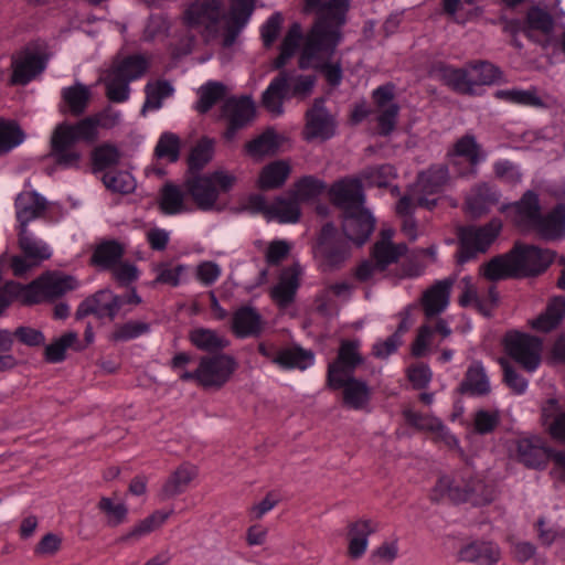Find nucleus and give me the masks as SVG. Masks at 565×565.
<instances>
[{"mask_svg":"<svg viewBox=\"0 0 565 565\" xmlns=\"http://www.w3.org/2000/svg\"><path fill=\"white\" fill-rule=\"evenodd\" d=\"M254 9V0H231L225 14L224 0H191L183 7L181 22L205 43L221 38L222 46L231 47L248 24Z\"/></svg>","mask_w":565,"mask_h":565,"instance_id":"1","label":"nucleus"},{"mask_svg":"<svg viewBox=\"0 0 565 565\" xmlns=\"http://www.w3.org/2000/svg\"><path fill=\"white\" fill-rule=\"evenodd\" d=\"M103 115L88 116L76 124L61 122L51 136L50 157L63 169L79 167L82 153L75 147L76 142L93 143L98 138V128Z\"/></svg>","mask_w":565,"mask_h":565,"instance_id":"2","label":"nucleus"},{"mask_svg":"<svg viewBox=\"0 0 565 565\" xmlns=\"http://www.w3.org/2000/svg\"><path fill=\"white\" fill-rule=\"evenodd\" d=\"M341 36L337 31L324 32L321 26L309 31L299 58L301 68L312 67L320 71L331 86H339L343 71L340 58H335Z\"/></svg>","mask_w":565,"mask_h":565,"instance_id":"3","label":"nucleus"},{"mask_svg":"<svg viewBox=\"0 0 565 565\" xmlns=\"http://www.w3.org/2000/svg\"><path fill=\"white\" fill-rule=\"evenodd\" d=\"M434 494L435 498L446 495L454 502H469L472 505L489 504L495 499L494 488L480 478L473 477L470 470L457 472L454 477H440Z\"/></svg>","mask_w":565,"mask_h":565,"instance_id":"4","label":"nucleus"},{"mask_svg":"<svg viewBox=\"0 0 565 565\" xmlns=\"http://www.w3.org/2000/svg\"><path fill=\"white\" fill-rule=\"evenodd\" d=\"M77 286L78 282L73 276L47 271L28 285L8 281L6 290L18 297L22 305H34L60 298Z\"/></svg>","mask_w":565,"mask_h":565,"instance_id":"5","label":"nucleus"},{"mask_svg":"<svg viewBox=\"0 0 565 565\" xmlns=\"http://www.w3.org/2000/svg\"><path fill=\"white\" fill-rule=\"evenodd\" d=\"M236 181L234 173L217 169L211 173L193 175L184 185L198 209L211 211L216 207L220 193L232 190Z\"/></svg>","mask_w":565,"mask_h":565,"instance_id":"6","label":"nucleus"},{"mask_svg":"<svg viewBox=\"0 0 565 565\" xmlns=\"http://www.w3.org/2000/svg\"><path fill=\"white\" fill-rule=\"evenodd\" d=\"M311 248L317 267L322 273L340 269L351 256L348 242L332 223L322 226Z\"/></svg>","mask_w":565,"mask_h":565,"instance_id":"7","label":"nucleus"},{"mask_svg":"<svg viewBox=\"0 0 565 565\" xmlns=\"http://www.w3.org/2000/svg\"><path fill=\"white\" fill-rule=\"evenodd\" d=\"M449 180V172L446 166H434L418 174L416 182L411 185L407 193L398 201V211L406 213L413 202L427 210L437 205V199H429V195L438 193Z\"/></svg>","mask_w":565,"mask_h":565,"instance_id":"8","label":"nucleus"},{"mask_svg":"<svg viewBox=\"0 0 565 565\" xmlns=\"http://www.w3.org/2000/svg\"><path fill=\"white\" fill-rule=\"evenodd\" d=\"M300 201L289 192L288 195L276 196L267 202L264 195L253 194L246 201V209L252 213L263 214L267 221H277L280 224H294L300 218Z\"/></svg>","mask_w":565,"mask_h":565,"instance_id":"9","label":"nucleus"},{"mask_svg":"<svg viewBox=\"0 0 565 565\" xmlns=\"http://www.w3.org/2000/svg\"><path fill=\"white\" fill-rule=\"evenodd\" d=\"M502 344L504 352L525 371L534 372L540 366L543 344L539 338L511 330L505 333Z\"/></svg>","mask_w":565,"mask_h":565,"instance_id":"10","label":"nucleus"},{"mask_svg":"<svg viewBox=\"0 0 565 565\" xmlns=\"http://www.w3.org/2000/svg\"><path fill=\"white\" fill-rule=\"evenodd\" d=\"M509 455L527 469L543 470L551 459L552 448L541 436L526 435L512 441Z\"/></svg>","mask_w":565,"mask_h":565,"instance_id":"11","label":"nucleus"},{"mask_svg":"<svg viewBox=\"0 0 565 565\" xmlns=\"http://www.w3.org/2000/svg\"><path fill=\"white\" fill-rule=\"evenodd\" d=\"M500 220H492L481 227L469 226L460 231L458 263L465 264L476 257L479 253H484L493 243L501 231Z\"/></svg>","mask_w":565,"mask_h":565,"instance_id":"12","label":"nucleus"},{"mask_svg":"<svg viewBox=\"0 0 565 565\" xmlns=\"http://www.w3.org/2000/svg\"><path fill=\"white\" fill-rule=\"evenodd\" d=\"M238 367L236 359L230 354L202 356L199 361L201 386L218 390L233 376Z\"/></svg>","mask_w":565,"mask_h":565,"instance_id":"13","label":"nucleus"},{"mask_svg":"<svg viewBox=\"0 0 565 565\" xmlns=\"http://www.w3.org/2000/svg\"><path fill=\"white\" fill-rule=\"evenodd\" d=\"M516 278L537 276L553 263L555 253L533 245H515L511 250Z\"/></svg>","mask_w":565,"mask_h":565,"instance_id":"14","label":"nucleus"},{"mask_svg":"<svg viewBox=\"0 0 565 565\" xmlns=\"http://www.w3.org/2000/svg\"><path fill=\"white\" fill-rule=\"evenodd\" d=\"M458 302L461 307H473L483 316H490L499 303V292L494 285L482 287L476 285L470 276L461 278Z\"/></svg>","mask_w":565,"mask_h":565,"instance_id":"15","label":"nucleus"},{"mask_svg":"<svg viewBox=\"0 0 565 565\" xmlns=\"http://www.w3.org/2000/svg\"><path fill=\"white\" fill-rule=\"evenodd\" d=\"M222 115L228 122L224 137L231 141L239 129L254 120L256 115L255 104L248 96L231 97L224 102Z\"/></svg>","mask_w":565,"mask_h":565,"instance_id":"16","label":"nucleus"},{"mask_svg":"<svg viewBox=\"0 0 565 565\" xmlns=\"http://www.w3.org/2000/svg\"><path fill=\"white\" fill-rule=\"evenodd\" d=\"M324 98H316L312 106L306 113L303 138L307 141L327 140L335 132V121L324 107Z\"/></svg>","mask_w":565,"mask_h":565,"instance_id":"17","label":"nucleus"},{"mask_svg":"<svg viewBox=\"0 0 565 565\" xmlns=\"http://www.w3.org/2000/svg\"><path fill=\"white\" fill-rule=\"evenodd\" d=\"M395 85L386 83L373 90L372 97L377 109L380 134L390 135L396 126L399 106L394 102Z\"/></svg>","mask_w":565,"mask_h":565,"instance_id":"18","label":"nucleus"},{"mask_svg":"<svg viewBox=\"0 0 565 565\" xmlns=\"http://www.w3.org/2000/svg\"><path fill=\"white\" fill-rule=\"evenodd\" d=\"M122 305V297L115 295L109 289H103L81 302L75 316L77 319H83L88 315H96L99 318L107 317L114 320Z\"/></svg>","mask_w":565,"mask_h":565,"instance_id":"19","label":"nucleus"},{"mask_svg":"<svg viewBox=\"0 0 565 565\" xmlns=\"http://www.w3.org/2000/svg\"><path fill=\"white\" fill-rule=\"evenodd\" d=\"M360 342L344 340L341 342L337 359L329 364L327 382L339 383L340 379L353 376L355 369L362 364Z\"/></svg>","mask_w":565,"mask_h":565,"instance_id":"20","label":"nucleus"},{"mask_svg":"<svg viewBox=\"0 0 565 565\" xmlns=\"http://www.w3.org/2000/svg\"><path fill=\"white\" fill-rule=\"evenodd\" d=\"M333 390L342 388V403L345 407L354 411L369 408L372 398V388L366 381L348 376L340 379L339 383L327 382Z\"/></svg>","mask_w":565,"mask_h":565,"instance_id":"21","label":"nucleus"},{"mask_svg":"<svg viewBox=\"0 0 565 565\" xmlns=\"http://www.w3.org/2000/svg\"><path fill=\"white\" fill-rule=\"evenodd\" d=\"M329 196L343 213L363 207L364 194L359 179L344 178L334 182L329 189Z\"/></svg>","mask_w":565,"mask_h":565,"instance_id":"22","label":"nucleus"},{"mask_svg":"<svg viewBox=\"0 0 565 565\" xmlns=\"http://www.w3.org/2000/svg\"><path fill=\"white\" fill-rule=\"evenodd\" d=\"M455 281V277H447L437 280L424 291L420 303L426 318L437 317L448 308Z\"/></svg>","mask_w":565,"mask_h":565,"instance_id":"23","label":"nucleus"},{"mask_svg":"<svg viewBox=\"0 0 565 565\" xmlns=\"http://www.w3.org/2000/svg\"><path fill=\"white\" fill-rule=\"evenodd\" d=\"M501 211H508L512 221L518 226L522 228H534L541 214L539 195L529 190L519 201L509 205H503Z\"/></svg>","mask_w":565,"mask_h":565,"instance_id":"24","label":"nucleus"},{"mask_svg":"<svg viewBox=\"0 0 565 565\" xmlns=\"http://www.w3.org/2000/svg\"><path fill=\"white\" fill-rule=\"evenodd\" d=\"M469 64L463 67H454L438 64L431 70V75L458 94L475 95L476 88L471 78Z\"/></svg>","mask_w":565,"mask_h":565,"instance_id":"25","label":"nucleus"},{"mask_svg":"<svg viewBox=\"0 0 565 565\" xmlns=\"http://www.w3.org/2000/svg\"><path fill=\"white\" fill-rule=\"evenodd\" d=\"M375 220L364 207L343 213L342 230L347 238L358 245L364 244L372 234Z\"/></svg>","mask_w":565,"mask_h":565,"instance_id":"26","label":"nucleus"},{"mask_svg":"<svg viewBox=\"0 0 565 565\" xmlns=\"http://www.w3.org/2000/svg\"><path fill=\"white\" fill-rule=\"evenodd\" d=\"M302 271L298 262L281 270L279 280L270 292L271 298L279 307H287L294 301Z\"/></svg>","mask_w":565,"mask_h":565,"instance_id":"27","label":"nucleus"},{"mask_svg":"<svg viewBox=\"0 0 565 565\" xmlns=\"http://www.w3.org/2000/svg\"><path fill=\"white\" fill-rule=\"evenodd\" d=\"M379 529L377 522L372 519H358L348 525V554L351 558L362 557L369 546V537Z\"/></svg>","mask_w":565,"mask_h":565,"instance_id":"28","label":"nucleus"},{"mask_svg":"<svg viewBox=\"0 0 565 565\" xmlns=\"http://www.w3.org/2000/svg\"><path fill=\"white\" fill-rule=\"evenodd\" d=\"M350 0H329L319 9V19L310 31L321 26L324 32L337 31L342 38L341 28L345 23Z\"/></svg>","mask_w":565,"mask_h":565,"instance_id":"29","label":"nucleus"},{"mask_svg":"<svg viewBox=\"0 0 565 565\" xmlns=\"http://www.w3.org/2000/svg\"><path fill=\"white\" fill-rule=\"evenodd\" d=\"M92 98V90L83 83L76 82L61 90V103L58 109L62 114H70L78 117L83 115Z\"/></svg>","mask_w":565,"mask_h":565,"instance_id":"30","label":"nucleus"},{"mask_svg":"<svg viewBox=\"0 0 565 565\" xmlns=\"http://www.w3.org/2000/svg\"><path fill=\"white\" fill-rule=\"evenodd\" d=\"M501 558L500 547L493 542H471L458 552V559L475 565H494Z\"/></svg>","mask_w":565,"mask_h":565,"instance_id":"31","label":"nucleus"},{"mask_svg":"<svg viewBox=\"0 0 565 565\" xmlns=\"http://www.w3.org/2000/svg\"><path fill=\"white\" fill-rule=\"evenodd\" d=\"M46 209V200L33 190L22 191L15 199L17 218L19 228L38 218Z\"/></svg>","mask_w":565,"mask_h":565,"instance_id":"32","label":"nucleus"},{"mask_svg":"<svg viewBox=\"0 0 565 565\" xmlns=\"http://www.w3.org/2000/svg\"><path fill=\"white\" fill-rule=\"evenodd\" d=\"M44 70L42 58L31 52H22L12 60L11 83L25 85Z\"/></svg>","mask_w":565,"mask_h":565,"instance_id":"33","label":"nucleus"},{"mask_svg":"<svg viewBox=\"0 0 565 565\" xmlns=\"http://www.w3.org/2000/svg\"><path fill=\"white\" fill-rule=\"evenodd\" d=\"M189 341L199 351L220 353L230 345L227 337L217 330L196 327L189 331Z\"/></svg>","mask_w":565,"mask_h":565,"instance_id":"34","label":"nucleus"},{"mask_svg":"<svg viewBox=\"0 0 565 565\" xmlns=\"http://www.w3.org/2000/svg\"><path fill=\"white\" fill-rule=\"evenodd\" d=\"M541 418L551 437L565 444V409L556 398H550L542 404Z\"/></svg>","mask_w":565,"mask_h":565,"instance_id":"35","label":"nucleus"},{"mask_svg":"<svg viewBox=\"0 0 565 565\" xmlns=\"http://www.w3.org/2000/svg\"><path fill=\"white\" fill-rule=\"evenodd\" d=\"M232 331L241 339L259 335L263 331L262 316L252 307L237 309L232 317Z\"/></svg>","mask_w":565,"mask_h":565,"instance_id":"36","label":"nucleus"},{"mask_svg":"<svg viewBox=\"0 0 565 565\" xmlns=\"http://www.w3.org/2000/svg\"><path fill=\"white\" fill-rule=\"evenodd\" d=\"M545 239H557L565 235V204H558L545 216L540 217L534 228Z\"/></svg>","mask_w":565,"mask_h":565,"instance_id":"37","label":"nucleus"},{"mask_svg":"<svg viewBox=\"0 0 565 565\" xmlns=\"http://www.w3.org/2000/svg\"><path fill=\"white\" fill-rule=\"evenodd\" d=\"M499 191L489 183L477 184L466 199L468 211L472 215H481L487 212L492 205L499 202Z\"/></svg>","mask_w":565,"mask_h":565,"instance_id":"38","label":"nucleus"},{"mask_svg":"<svg viewBox=\"0 0 565 565\" xmlns=\"http://www.w3.org/2000/svg\"><path fill=\"white\" fill-rule=\"evenodd\" d=\"M315 363V354L310 350H305L298 345H292L278 350L275 364L284 370H306Z\"/></svg>","mask_w":565,"mask_h":565,"instance_id":"39","label":"nucleus"},{"mask_svg":"<svg viewBox=\"0 0 565 565\" xmlns=\"http://www.w3.org/2000/svg\"><path fill=\"white\" fill-rule=\"evenodd\" d=\"M291 172L289 162L276 160L266 164L257 178V186L260 190H274L282 186Z\"/></svg>","mask_w":565,"mask_h":565,"instance_id":"40","label":"nucleus"},{"mask_svg":"<svg viewBox=\"0 0 565 565\" xmlns=\"http://www.w3.org/2000/svg\"><path fill=\"white\" fill-rule=\"evenodd\" d=\"M19 246L26 258L33 259V264H42L52 256L51 247L24 226L19 228Z\"/></svg>","mask_w":565,"mask_h":565,"instance_id":"41","label":"nucleus"},{"mask_svg":"<svg viewBox=\"0 0 565 565\" xmlns=\"http://www.w3.org/2000/svg\"><path fill=\"white\" fill-rule=\"evenodd\" d=\"M494 97L499 100H503L509 104L519 106H526L533 108H546L547 105L544 99L540 96L539 89L535 86H531L527 89L522 88H509L498 89L494 93Z\"/></svg>","mask_w":565,"mask_h":565,"instance_id":"42","label":"nucleus"},{"mask_svg":"<svg viewBox=\"0 0 565 565\" xmlns=\"http://www.w3.org/2000/svg\"><path fill=\"white\" fill-rule=\"evenodd\" d=\"M196 475L198 471L194 466L181 465L163 484L161 489L162 499H169L185 491Z\"/></svg>","mask_w":565,"mask_h":565,"instance_id":"43","label":"nucleus"},{"mask_svg":"<svg viewBox=\"0 0 565 565\" xmlns=\"http://www.w3.org/2000/svg\"><path fill=\"white\" fill-rule=\"evenodd\" d=\"M409 420L418 428L434 433L436 440L443 441L449 448L458 449L462 454L457 437L439 419L414 414L409 416Z\"/></svg>","mask_w":565,"mask_h":565,"instance_id":"44","label":"nucleus"},{"mask_svg":"<svg viewBox=\"0 0 565 565\" xmlns=\"http://www.w3.org/2000/svg\"><path fill=\"white\" fill-rule=\"evenodd\" d=\"M565 317V298L555 297L550 301L544 312L531 322L533 329L548 332L555 329Z\"/></svg>","mask_w":565,"mask_h":565,"instance_id":"45","label":"nucleus"},{"mask_svg":"<svg viewBox=\"0 0 565 565\" xmlns=\"http://www.w3.org/2000/svg\"><path fill=\"white\" fill-rule=\"evenodd\" d=\"M288 75L281 73L274 78L263 94L264 107L275 116L282 114V99L288 87Z\"/></svg>","mask_w":565,"mask_h":565,"instance_id":"46","label":"nucleus"},{"mask_svg":"<svg viewBox=\"0 0 565 565\" xmlns=\"http://www.w3.org/2000/svg\"><path fill=\"white\" fill-rule=\"evenodd\" d=\"M125 253L122 244L116 241H106L96 246L92 263L100 269H113Z\"/></svg>","mask_w":565,"mask_h":565,"instance_id":"47","label":"nucleus"},{"mask_svg":"<svg viewBox=\"0 0 565 565\" xmlns=\"http://www.w3.org/2000/svg\"><path fill=\"white\" fill-rule=\"evenodd\" d=\"M480 274L490 281L516 278L512 253L492 258L480 268Z\"/></svg>","mask_w":565,"mask_h":565,"instance_id":"48","label":"nucleus"},{"mask_svg":"<svg viewBox=\"0 0 565 565\" xmlns=\"http://www.w3.org/2000/svg\"><path fill=\"white\" fill-rule=\"evenodd\" d=\"M395 263L391 262L385 255H377L376 250L373 249L372 259L361 262L355 267L354 277L362 282L371 281L383 275L387 267Z\"/></svg>","mask_w":565,"mask_h":565,"instance_id":"49","label":"nucleus"},{"mask_svg":"<svg viewBox=\"0 0 565 565\" xmlns=\"http://www.w3.org/2000/svg\"><path fill=\"white\" fill-rule=\"evenodd\" d=\"M148 63L146 58L135 55L116 61L108 71L130 83L140 78L146 73Z\"/></svg>","mask_w":565,"mask_h":565,"instance_id":"50","label":"nucleus"},{"mask_svg":"<svg viewBox=\"0 0 565 565\" xmlns=\"http://www.w3.org/2000/svg\"><path fill=\"white\" fill-rule=\"evenodd\" d=\"M465 392L471 395H487L490 392L489 379L481 362H473L467 370L462 382Z\"/></svg>","mask_w":565,"mask_h":565,"instance_id":"51","label":"nucleus"},{"mask_svg":"<svg viewBox=\"0 0 565 565\" xmlns=\"http://www.w3.org/2000/svg\"><path fill=\"white\" fill-rule=\"evenodd\" d=\"M172 510L169 511H154L152 514L141 520L136 524L127 534L120 537V541H137L142 536L151 533L159 526H161L172 514Z\"/></svg>","mask_w":565,"mask_h":565,"instance_id":"52","label":"nucleus"},{"mask_svg":"<svg viewBox=\"0 0 565 565\" xmlns=\"http://www.w3.org/2000/svg\"><path fill=\"white\" fill-rule=\"evenodd\" d=\"M227 93V87L220 82H207L202 85L199 90V99L195 104V109L201 113H207L218 100L224 98Z\"/></svg>","mask_w":565,"mask_h":565,"instance_id":"53","label":"nucleus"},{"mask_svg":"<svg viewBox=\"0 0 565 565\" xmlns=\"http://www.w3.org/2000/svg\"><path fill=\"white\" fill-rule=\"evenodd\" d=\"M327 189L326 183L312 175H306L297 180L290 190L291 195L300 202L318 198Z\"/></svg>","mask_w":565,"mask_h":565,"instance_id":"54","label":"nucleus"},{"mask_svg":"<svg viewBox=\"0 0 565 565\" xmlns=\"http://www.w3.org/2000/svg\"><path fill=\"white\" fill-rule=\"evenodd\" d=\"M174 89L167 81L150 82L145 87L146 100L142 110H158L163 99L170 97Z\"/></svg>","mask_w":565,"mask_h":565,"instance_id":"55","label":"nucleus"},{"mask_svg":"<svg viewBox=\"0 0 565 565\" xmlns=\"http://www.w3.org/2000/svg\"><path fill=\"white\" fill-rule=\"evenodd\" d=\"M78 344V335L74 331L65 332L45 348V360L50 363H58L65 360L66 350Z\"/></svg>","mask_w":565,"mask_h":565,"instance_id":"56","label":"nucleus"},{"mask_svg":"<svg viewBox=\"0 0 565 565\" xmlns=\"http://www.w3.org/2000/svg\"><path fill=\"white\" fill-rule=\"evenodd\" d=\"M393 236L394 230L392 227L383 228L373 249L376 250L377 255H385L391 262H397L407 252V246L403 243L394 244Z\"/></svg>","mask_w":565,"mask_h":565,"instance_id":"57","label":"nucleus"},{"mask_svg":"<svg viewBox=\"0 0 565 565\" xmlns=\"http://www.w3.org/2000/svg\"><path fill=\"white\" fill-rule=\"evenodd\" d=\"M301 26L298 23L290 25L280 45V53L274 62L275 68H281L287 61L296 53L301 40Z\"/></svg>","mask_w":565,"mask_h":565,"instance_id":"58","label":"nucleus"},{"mask_svg":"<svg viewBox=\"0 0 565 565\" xmlns=\"http://www.w3.org/2000/svg\"><path fill=\"white\" fill-rule=\"evenodd\" d=\"M160 209L168 215L185 211L183 192L177 185L166 184L161 191Z\"/></svg>","mask_w":565,"mask_h":565,"instance_id":"59","label":"nucleus"},{"mask_svg":"<svg viewBox=\"0 0 565 565\" xmlns=\"http://www.w3.org/2000/svg\"><path fill=\"white\" fill-rule=\"evenodd\" d=\"M214 142L211 139H201L191 150L188 163L191 172H199L213 158Z\"/></svg>","mask_w":565,"mask_h":565,"instance_id":"60","label":"nucleus"},{"mask_svg":"<svg viewBox=\"0 0 565 565\" xmlns=\"http://www.w3.org/2000/svg\"><path fill=\"white\" fill-rule=\"evenodd\" d=\"M102 180L108 190L116 193L128 194L136 189L135 178L127 171L110 170Z\"/></svg>","mask_w":565,"mask_h":565,"instance_id":"61","label":"nucleus"},{"mask_svg":"<svg viewBox=\"0 0 565 565\" xmlns=\"http://www.w3.org/2000/svg\"><path fill=\"white\" fill-rule=\"evenodd\" d=\"M185 265H173L171 263H160L153 266L156 279L152 285L162 284L177 287L181 282V277L186 273Z\"/></svg>","mask_w":565,"mask_h":565,"instance_id":"62","label":"nucleus"},{"mask_svg":"<svg viewBox=\"0 0 565 565\" xmlns=\"http://www.w3.org/2000/svg\"><path fill=\"white\" fill-rule=\"evenodd\" d=\"M181 141L180 138L170 131L163 132L154 148V154L168 162H175L180 157Z\"/></svg>","mask_w":565,"mask_h":565,"instance_id":"63","label":"nucleus"},{"mask_svg":"<svg viewBox=\"0 0 565 565\" xmlns=\"http://www.w3.org/2000/svg\"><path fill=\"white\" fill-rule=\"evenodd\" d=\"M120 153L116 146L103 143L96 147L92 152V163L94 172L104 171L119 162Z\"/></svg>","mask_w":565,"mask_h":565,"instance_id":"64","label":"nucleus"}]
</instances>
